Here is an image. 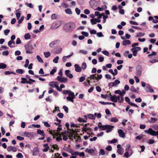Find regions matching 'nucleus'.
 Wrapping results in <instances>:
<instances>
[{"instance_id": "f257e3e1", "label": "nucleus", "mask_w": 158, "mask_h": 158, "mask_svg": "<svg viewBox=\"0 0 158 158\" xmlns=\"http://www.w3.org/2000/svg\"><path fill=\"white\" fill-rule=\"evenodd\" d=\"M76 27V25L73 22L66 23L63 26V29L66 32H70L73 31Z\"/></svg>"}, {"instance_id": "f03ea898", "label": "nucleus", "mask_w": 158, "mask_h": 158, "mask_svg": "<svg viewBox=\"0 0 158 158\" xmlns=\"http://www.w3.org/2000/svg\"><path fill=\"white\" fill-rule=\"evenodd\" d=\"M24 47L25 49L26 50V52L27 53L31 54L32 53L30 51H31L33 48L30 42H29L27 44L25 45Z\"/></svg>"}, {"instance_id": "7ed1b4c3", "label": "nucleus", "mask_w": 158, "mask_h": 158, "mask_svg": "<svg viewBox=\"0 0 158 158\" xmlns=\"http://www.w3.org/2000/svg\"><path fill=\"white\" fill-rule=\"evenodd\" d=\"M144 131L147 133L150 134L152 135L156 136L158 135V131H156L152 130L151 128L148 129V130H145ZM158 139V136L157 137Z\"/></svg>"}, {"instance_id": "20e7f679", "label": "nucleus", "mask_w": 158, "mask_h": 158, "mask_svg": "<svg viewBox=\"0 0 158 158\" xmlns=\"http://www.w3.org/2000/svg\"><path fill=\"white\" fill-rule=\"evenodd\" d=\"M102 127L103 130H106V132L108 133L112 131L114 127L113 126L106 125H104Z\"/></svg>"}, {"instance_id": "39448f33", "label": "nucleus", "mask_w": 158, "mask_h": 158, "mask_svg": "<svg viewBox=\"0 0 158 158\" xmlns=\"http://www.w3.org/2000/svg\"><path fill=\"white\" fill-rule=\"evenodd\" d=\"M60 40H56L50 43L49 46L52 48L55 47L60 44Z\"/></svg>"}, {"instance_id": "423d86ee", "label": "nucleus", "mask_w": 158, "mask_h": 158, "mask_svg": "<svg viewBox=\"0 0 158 158\" xmlns=\"http://www.w3.org/2000/svg\"><path fill=\"white\" fill-rule=\"evenodd\" d=\"M120 81L119 80H115L114 82H110L108 84V87L110 88H111L113 87H116L117 85L120 83Z\"/></svg>"}, {"instance_id": "0eeeda50", "label": "nucleus", "mask_w": 158, "mask_h": 158, "mask_svg": "<svg viewBox=\"0 0 158 158\" xmlns=\"http://www.w3.org/2000/svg\"><path fill=\"white\" fill-rule=\"evenodd\" d=\"M63 93L64 94H68L70 96L72 97V98H74L75 97L74 93L70 90H64L63 91Z\"/></svg>"}, {"instance_id": "6e6552de", "label": "nucleus", "mask_w": 158, "mask_h": 158, "mask_svg": "<svg viewBox=\"0 0 158 158\" xmlns=\"http://www.w3.org/2000/svg\"><path fill=\"white\" fill-rule=\"evenodd\" d=\"M57 79L61 83H65L67 81V78L65 77H60V76H58Z\"/></svg>"}, {"instance_id": "1a4fd4ad", "label": "nucleus", "mask_w": 158, "mask_h": 158, "mask_svg": "<svg viewBox=\"0 0 158 158\" xmlns=\"http://www.w3.org/2000/svg\"><path fill=\"white\" fill-rule=\"evenodd\" d=\"M136 71L137 75H140L142 72V67L140 65H138L136 67Z\"/></svg>"}, {"instance_id": "9d476101", "label": "nucleus", "mask_w": 158, "mask_h": 158, "mask_svg": "<svg viewBox=\"0 0 158 158\" xmlns=\"http://www.w3.org/2000/svg\"><path fill=\"white\" fill-rule=\"evenodd\" d=\"M125 99L126 102H127L130 105L134 106H135L137 108L138 107V106L136 104L134 103L133 102H131L130 101V99L128 97H125Z\"/></svg>"}, {"instance_id": "9b49d317", "label": "nucleus", "mask_w": 158, "mask_h": 158, "mask_svg": "<svg viewBox=\"0 0 158 158\" xmlns=\"http://www.w3.org/2000/svg\"><path fill=\"white\" fill-rule=\"evenodd\" d=\"M145 90L147 92H154L153 89L152 88L150 85H146Z\"/></svg>"}, {"instance_id": "f8f14e48", "label": "nucleus", "mask_w": 158, "mask_h": 158, "mask_svg": "<svg viewBox=\"0 0 158 158\" xmlns=\"http://www.w3.org/2000/svg\"><path fill=\"white\" fill-rule=\"evenodd\" d=\"M131 146L129 144H128L126 145V148L125 149V151L128 152L130 153V156L132 155L133 152L132 150L130 148Z\"/></svg>"}, {"instance_id": "ddd939ff", "label": "nucleus", "mask_w": 158, "mask_h": 158, "mask_svg": "<svg viewBox=\"0 0 158 158\" xmlns=\"http://www.w3.org/2000/svg\"><path fill=\"white\" fill-rule=\"evenodd\" d=\"M97 113H95L94 114H87L88 118L89 119L94 120L95 119Z\"/></svg>"}, {"instance_id": "4468645a", "label": "nucleus", "mask_w": 158, "mask_h": 158, "mask_svg": "<svg viewBox=\"0 0 158 158\" xmlns=\"http://www.w3.org/2000/svg\"><path fill=\"white\" fill-rule=\"evenodd\" d=\"M118 132L120 137L123 138L125 137V133L121 129L118 130Z\"/></svg>"}, {"instance_id": "2eb2a0df", "label": "nucleus", "mask_w": 158, "mask_h": 158, "mask_svg": "<svg viewBox=\"0 0 158 158\" xmlns=\"http://www.w3.org/2000/svg\"><path fill=\"white\" fill-rule=\"evenodd\" d=\"M34 135V132H24V135L28 137H32Z\"/></svg>"}, {"instance_id": "dca6fc26", "label": "nucleus", "mask_w": 158, "mask_h": 158, "mask_svg": "<svg viewBox=\"0 0 158 158\" xmlns=\"http://www.w3.org/2000/svg\"><path fill=\"white\" fill-rule=\"evenodd\" d=\"M74 67H75V70L76 71L78 72H80L81 71L82 68L81 67L79 66L78 64H75L74 65Z\"/></svg>"}, {"instance_id": "f3484780", "label": "nucleus", "mask_w": 158, "mask_h": 158, "mask_svg": "<svg viewBox=\"0 0 158 158\" xmlns=\"http://www.w3.org/2000/svg\"><path fill=\"white\" fill-rule=\"evenodd\" d=\"M118 96H116L115 95H113L110 97V100L113 102H118Z\"/></svg>"}, {"instance_id": "a211bd4d", "label": "nucleus", "mask_w": 158, "mask_h": 158, "mask_svg": "<svg viewBox=\"0 0 158 158\" xmlns=\"http://www.w3.org/2000/svg\"><path fill=\"white\" fill-rule=\"evenodd\" d=\"M65 74L67 77L70 78L73 77V75L71 73H70V71L69 70H66L65 71Z\"/></svg>"}, {"instance_id": "6ab92c4d", "label": "nucleus", "mask_w": 158, "mask_h": 158, "mask_svg": "<svg viewBox=\"0 0 158 158\" xmlns=\"http://www.w3.org/2000/svg\"><path fill=\"white\" fill-rule=\"evenodd\" d=\"M7 150L8 152H10L12 150L14 152H15L17 151V148L12 146H9L7 147Z\"/></svg>"}, {"instance_id": "aec40b11", "label": "nucleus", "mask_w": 158, "mask_h": 158, "mask_svg": "<svg viewBox=\"0 0 158 158\" xmlns=\"http://www.w3.org/2000/svg\"><path fill=\"white\" fill-rule=\"evenodd\" d=\"M38 148H35L33 151V155L34 156H36L39 153Z\"/></svg>"}, {"instance_id": "412c9836", "label": "nucleus", "mask_w": 158, "mask_h": 158, "mask_svg": "<svg viewBox=\"0 0 158 158\" xmlns=\"http://www.w3.org/2000/svg\"><path fill=\"white\" fill-rule=\"evenodd\" d=\"M58 83L57 82L52 81L50 82L49 83V85L51 87L54 88L56 84H57Z\"/></svg>"}, {"instance_id": "4be33fe9", "label": "nucleus", "mask_w": 158, "mask_h": 158, "mask_svg": "<svg viewBox=\"0 0 158 158\" xmlns=\"http://www.w3.org/2000/svg\"><path fill=\"white\" fill-rule=\"evenodd\" d=\"M49 132L50 134L52 135L53 136V138H55V136H58L59 135V133L56 132L55 131H54V134H53L52 131L51 130L49 131Z\"/></svg>"}, {"instance_id": "5701e85b", "label": "nucleus", "mask_w": 158, "mask_h": 158, "mask_svg": "<svg viewBox=\"0 0 158 158\" xmlns=\"http://www.w3.org/2000/svg\"><path fill=\"white\" fill-rule=\"evenodd\" d=\"M157 120V119L156 118L151 117L150 120L148 121L149 123H154Z\"/></svg>"}, {"instance_id": "b1692460", "label": "nucleus", "mask_w": 158, "mask_h": 158, "mask_svg": "<svg viewBox=\"0 0 158 158\" xmlns=\"http://www.w3.org/2000/svg\"><path fill=\"white\" fill-rule=\"evenodd\" d=\"M122 43L123 45H126L131 44V42L129 40H124L123 41Z\"/></svg>"}, {"instance_id": "393cba45", "label": "nucleus", "mask_w": 158, "mask_h": 158, "mask_svg": "<svg viewBox=\"0 0 158 158\" xmlns=\"http://www.w3.org/2000/svg\"><path fill=\"white\" fill-rule=\"evenodd\" d=\"M37 133L38 134L41 135L42 136H44L45 134L44 133V131L43 130L38 129L37 130Z\"/></svg>"}, {"instance_id": "a878e982", "label": "nucleus", "mask_w": 158, "mask_h": 158, "mask_svg": "<svg viewBox=\"0 0 158 158\" xmlns=\"http://www.w3.org/2000/svg\"><path fill=\"white\" fill-rule=\"evenodd\" d=\"M118 102L119 103H122L124 101V98L123 97H121L119 96H118Z\"/></svg>"}, {"instance_id": "bb28decb", "label": "nucleus", "mask_w": 158, "mask_h": 158, "mask_svg": "<svg viewBox=\"0 0 158 158\" xmlns=\"http://www.w3.org/2000/svg\"><path fill=\"white\" fill-rule=\"evenodd\" d=\"M20 10V9H19L16 10V14L17 19H19L21 15V11H19Z\"/></svg>"}, {"instance_id": "cd10ccee", "label": "nucleus", "mask_w": 158, "mask_h": 158, "mask_svg": "<svg viewBox=\"0 0 158 158\" xmlns=\"http://www.w3.org/2000/svg\"><path fill=\"white\" fill-rule=\"evenodd\" d=\"M96 75L97 74H94L92 75H90V77H88V78H89L90 80H92V79H96Z\"/></svg>"}, {"instance_id": "c85d7f7f", "label": "nucleus", "mask_w": 158, "mask_h": 158, "mask_svg": "<svg viewBox=\"0 0 158 158\" xmlns=\"http://www.w3.org/2000/svg\"><path fill=\"white\" fill-rule=\"evenodd\" d=\"M117 152L120 155L123 154L124 152V149L123 148H121L119 149H118Z\"/></svg>"}, {"instance_id": "c756f323", "label": "nucleus", "mask_w": 158, "mask_h": 158, "mask_svg": "<svg viewBox=\"0 0 158 158\" xmlns=\"http://www.w3.org/2000/svg\"><path fill=\"white\" fill-rule=\"evenodd\" d=\"M89 124V123H87L82 128V131L86 132H87V126Z\"/></svg>"}, {"instance_id": "7c9ffc66", "label": "nucleus", "mask_w": 158, "mask_h": 158, "mask_svg": "<svg viewBox=\"0 0 158 158\" xmlns=\"http://www.w3.org/2000/svg\"><path fill=\"white\" fill-rule=\"evenodd\" d=\"M16 72L17 73L22 74L24 73L25 71L22 69H17Z\"/></svg>"}, {"instance_id": "2f4dec72", "label": "nucleus", "mask_w": 158, "mask_h": 158, "mask_svg": "<svg viewBox=\"0 0 158 158\" xmlns=\"http://www.w3.org/2000/svg\"><path fill=\"white\" fill-rule=\"evenodd\" d=\"M85 152H86L91 154L94 152V150L93 149H89V148H86L85 150Z\"/></svg>"}, {"instance_id": "473e14b6", "label": "nucleus", "mask_w": 158, "mask_h": 158, "mask_svg": "<svg viewBox=\"0 0 158 158\" xmlns=\"http://www.w3.org/2000/svg\"><path fill=\"white\" fill-rule=\"evenodd\" d=\"M131 51L133 52V55L134 56H136L137 55V52L135 50V49L133 48L131 49Z\"/></svg>"}, {"instance_id": "72a5a7b5", "label": "nucleus", "mask_w": 158, "mask_h": 158, "mask_svg": "<svg viewBox=\"0 0 158 158\" xmlns=\"http://www.w3.org/2000/svg\"><path fill=\"white\" fill-rule=\"evenodd\" d=\"M6 65L4 63H0V69H5L6 68Z\"/></svg>"}, {"instance_id": "f704fd0d", "label": "nucleus", "mask_w": 158, "mask_h": 158, "mask_svg": "<svg viewBox=\"0 0 158 158\" xmlns=\"http://www.w3.org/2000/svg\"><path fill=\"white\" fill-rule=\"evenodd\" d=\"M110 121L111 122H114V123H116L118 121V119L116 117H114L112 118L111 120Z\"/></svg>"}, {"instance_id": "c9c22d12", "label": "nucleus", "mask_w": 158, "mask_h": 158, "mask_svg": "<svg viewBox=\"0 0 158 158\" xmlns=\"http://www.w3.org/2000/svg\"><path fill=\"white\" fill-rule=\"evenodd\" d=\"M44 54L46 58H48L51 56L50 53L49 52H44Z\"/></svg>"}, {"instance_id": "e433bc0d", "label": "nucleus", "mask_w": 158, "mask_h": 158, "mask_svg": "<svg viewBox=\"0 0 158 158\" xmlns=\"http://www.w3.org/2000/svg\"><path fill=\"white\" fill-rule=\"evenodd\" d=\"M36 58L39 62L41 63H43L44 61L40 56L37 55L36 56Z\"/></svg>"}, {"instance_id": "4c0bfd02", "label": "nucleus", "mask_w": 158, "mask_h": 158, "mask_svg": "<svg viewBox=\"0 0 158 158\" xmlns=\"http://www.w3.org/2000/svg\"><path fill=\"white\" fill-rule=\"evenodd\" d=\"M96 76L97 77H96V80H97V81H98L100 80L102 77V76L101 74H97Z\"/></svg>"}, {"instance_id": "58836bf2", "label": "nucleus", "mask_w": 158, "mask_h": 158, "mask_svg": "<svg viewBox=\"0 0 158 158\" xmlns=\"http://www.w3.org/2000/svg\"><path fill=\"white\" fill-rule=\"evenodd\" d=\"M130 90L136 93H138L139 92L133 86H132L130 89Z\"/></svg>"}, {"instance_id": "ea45409f", "label": "nucleus", "mask_w": 158, "mask_h": 158, "mask_svg": "<svg viewBox=\"0 0 158 158\" xmlns=\"http://www.w3.org/2000/svg\"><path fill=\"white\" fill-rule=\"evenodd\" d=\"M81 68L85 70L87 68V64L85 62H83L81 65Z\"/></svg>"}, {"instance_id": "a19ab883", "label": "nucleus", "mask_w": 158, "mask_h": 158, "mask_svg": "<svg viewBox=\"0 0 158 158\" xmlns=\"http://www.w3.org/2000/svg\"><path fill=\"white\" fill-rule=\"evenodd\" d=\"M4 74L6 75H7L10 74H13L14 75H15L16 73L15 72H11V71H6L5 72Z\"/></svg>"}, {"instance_id": "79ce46f5", "label": "nucleus", "mask_w": 158, "mask_h": 158, "mask_svg": "<svg viewBox=\"0 0 158 158\" xmlns=\"http://www.w3.org/2000/svg\"><path fill=\"white\" fill-rule=\"evenodd\" d=\"M65 12L66 13L68 14H72V13L70 9L68 8L65 10Z\"/></svg>"}, {"instance_id": "37998d69", "label": "nucleus", "mask_w": 158, "mask_h": 158, "mask_svg": "<svg viewBox=\"0 0 158 158\" xmlns=\"http://www.w3.org/2000/svg\"><path fill=\"white\" fill-rule=\"evenodd\" d=\"M24 38L26 40L29 39L31 38V35L29 33H27L24 35Z\"/></svg>"}, {"instance_id": "c03bdc74", "label": "nucleus", "mask_w": 158, "mask_h": 158, "mask_svg": "<svg viewBox=\"0 0 158 158\" xmlns=\"http://www.w3.org/2000/svg\"><path fill=\"white\" fill-rule=\"evenodd\" d=\"M21 83H22V84H25V83H27V84H29L30 85H31V84H32V82H31V81H21Z\"/></svg>"}, {"instance_id": "a18cd8bd", "label": "nucleus", "mask_w": 158, "mask_h": 158, "mask_svg": "<svg viewBox=\"0 0 158 158\" xmlns=\"http://www.w3.org/2000/svg\"><path fill=\"white\" fill-rule=\"evenodd\" d=\"M57 136V137L56 138V139L57 141H61L62 140L61 136L60 135L59 133L58 136Z\"/></svg>"}, {"instance_id": "49530a36", "label": "nucleus", "mask_w": 158, "mask_h": 158, "mask_svg": "<svg viewBox=\"0 0 158 158\" xmlns=\"http://www.w3.org/2000/svg\"><path fill=\"white\" fill-rule=\"evenodd\" d=\"M66 99L68 101H70L72 102H74V100L73 99L74 98H72V97H71V96L69 97V96L68 97H66Z\"/></svg>"}, {"instance_id": "de8ad7c7", "label": "nucleus", "mask_w": 158, "mask_h": 158, "mask_svg": "<svg viewBox=\"0 0 158 158\" xmlns=\"http://www.w3.org/2000/svg\"><path fill=\"white\" fill-rule=\"evenodd\" d=\"M145 34L144 33L139 32L138 33L137 35L135 36V37H141L143 36Z\"/></svg>"}, {"instance_id": "09e8293b", "label": "nucleus", "mask_w": 158, "mask_h": 158, "mask_svg": "<svg viewBox=\"0 0 158 158\" xmlns=\"http://www.w3.org/2000/svg\"><path fill=\"white\" fill-rule=\"evenodd\" d=\"M26 77L27 79H29V80L30 81H31L32 82H35V80L30 78V77L29 75H26Z\"/></svg>"}, {"instance_id": "8fccbe9b", "label": "nucleus", "mask_w": 158, "mask_h": 158, "mask_svg": "<svg viewBox=\"0 0 158 158\" xmlns=\"http://www.w3.org/2000/svg\"><path fill=\"white\" fill-rule=\"evenodd\" d=\"M59 59V57L58 56L56 57L53 60V62L55 63H57L58 62V60Z\"/></svg>"}, {"instance_id": "3c124183", "label": "nucleus", "mask_w": 158, "mask_h": 158, "mask_svg": "<svg viewBox=\"0 0 158 158\" xmlns=\"http://www.w3.org/2000/svg\"><path fill=\"white\" fill-rule=\"evenodd\" d=\"M96 35L98 37H102L104 36V35L102 32H98L96 33Z\"/></svg>"}, {"instance_id": "603ef678", "label": "nucleus", "mask_w": 158, "mask_h": 158, "mask_svg": "<svg viewBox=\"0 0 158 158\" xmlns=\"http://www.w3.org/2000/svg\"><path fill=\"white\" fill-rule=\"evenodd\" d=\"M62 48H57L56 51V53H60L62 51Z\"/></svg>"}, {"instance_id": "864d4df0", "label": "nucleus", "mask_w": 158, "mask_h": 158, "mask_svg": "<svg viewBox=\"0 0 158 158\" xmlns=\"http://www.w3.org/2000/svg\"><path fill=\"white\" fill-rule=\"evenodd\" d=\"M25 4L27 6L31 8H33V5L31 3H28L27 2L25 3Z\"/></svg>"}, {"instance_id": "5fc2aeb1", "label": "nucleus", "mask_w": 158, "mask_h": 158, "mask_svg": "<svg viewBox=\"0 0 158 158\" xmlns=\"http://www.w3.org/2000/svg\"><path fill=\"white\" fill-rule=\"evenodd\" d=\"M130 156V153L128 152H126L124 154V156L126 158H128Z\"/></svg>"}, {"instance_id": "6e6d98bb", "label": "nucleus", "mask_w": 158, "mask_h": 158, "mask_svg": "<svg viewBox=\"0 0 158 158\" xmlns=\"http://www.w3.org/2000/svg\"><path fill=\"white\" fill-rule=\"evenodd\" d=\"M102 53L105 55L109 56V53L107 51H102Z\"/></svg>"}, {"instance_id": "4d7b16f0", "label": "nucleus", "mask_w": 158, "mask_h": 158, "mask_svg": "<svg viewBox=\"0 0 158 158\" xmlns=\"http://www.w3.org/2000/svg\"><path fill=\"white\" fill-rule=\"evenodd\" d=\"M79 52L80 53H81L84 55H86L87 53V51L84 50H80L79 51Z\"/></svg>"}, {"instance_id": "13d9d810", "label": "nucleus", "mask_w": 158, "mask_h": 158, "mask_svg": "<svg viewBox=\"0 0 158 158\" xmlns=\"http://www.w3.org/2000/svg\"><path fill=\"white\" fill-rule=\"evenodd\" d=\"M66 113H68L69 111V109L68 107L65 106H64L63 107Z\"/></svg>"}, {"instance_id": "bf43d9fd", "label": "nucleus", "mask_w": 158, "mask_h": 158, "mask_svg": "<svg viewBox=\"0 0 158 158\" xmlns=\"http://www.w3.org/2000/svg\"><path fill=\"white\" fill-rule=\"evenodd\" d=\"M76 13L77 15H80L81 12L80 10L78 8H76L75 9Z\"/></svg>"}, {"instance_id": "052dcab7", "label": "nucleus", "mask_w": 158, "mask_h": 158, "mask_svg": "<svg viewBox=\"0 0 158 158\" xmlns=\"http://www.w3.org/2000/svg\"><path fill=\"white\" fill-rule=\"evenodd\" d=\"M90 22L92 25H94L96 24V19H91L90 20Z\"/></svg>"}, {"instance_id": "680f3d73", "label": "nucleus", "mask_w": 158, "mask_h": 158, "mask_svg": "<svg viewBox=\"0 0 158 158\" xmlns=\"http://www.w3.org/2000/svg\"><path fill=\"white\" fill-rule=\"evenodd\" d=\"M24 19V16H22L20 19H19L18 21V23L19 24H20L22 23V22Z\"/></svg>"}, {"instance_id": "e2e57ef3", "label": "nucleus", "mask_w": 158, "mask_h": 158, "mask_svg": "<svg viewBox=\"0 0 158 158\" xmlns=\"http://www.w3.org/2000/svg\"><path fill=\"white\" fill-rule=\"evenodd\" d=\"M90 30V33L91 35L92 34H95L97 33L96 31L94 29H93L92 30Z\"/></svg>"}, {"instance_id": "0e129e2a", "label": "nucleus", "mask_w": 158, "mask_h": 158, "mask_svg": "<svg viewBox=\"0 0 158 158\" xmlns=\"http://www.w3.org/2000/svg\"><path fill=\"white\" fill-rule=\"evenodd\" d=\"M56 71V69H52V71L50 72V74L51 75H53Z\"/></svg>"}, {"instance_id": "69168bd1", "label": "nucleus", "mask_w": 158, "mask_h": 158, "mask_svg": "<svg viewBox=\"0 0 158 158\" xmlns=\"http://www.w3.org/2000/svg\"><path fill=\"white\" fill-rule=\"evenodd\" d=\"M44 125L46 127H50V125L47 122H44Z\"/></svg>"}, {"instance_id": "338daca9", "label": "nucleus", "mask_w": 158, "mask_h": 158, "mask_svg": "<svg viewBox=\"0 0 158 158\" xmlns=\"http://www.w3.org/2000/svg\"><path fill=\"white\" fill-rule=\"evenodd\" d=\"M99 153L100 154L102 155H104L105 154L104 150L103 149H100Z\"/></svg>"}, {"instance_id": "774afa93", "label": "nucleus", "mask_w": 158, "mask_h": 158, "mask_svg": "<svg viewBox=\"0 0 158 158\" xmlns=\"http://www.w3.org/2000/svg\"><path fill=\"white\" fill-rule=\"evenodd\" d=\"M9 51H3L2 52V54L3 56H7L9 54Z\"/></svg>"}]
</instances>
